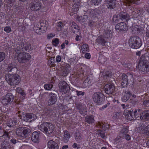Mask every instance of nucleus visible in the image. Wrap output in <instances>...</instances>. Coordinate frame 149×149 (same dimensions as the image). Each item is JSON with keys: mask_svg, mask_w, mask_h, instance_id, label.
Instances as JSON below:
<instances>
[{"mask_svg": "<svg viewBox=\"0 0 149 149\" xmlns=\"http://www.w3.org/2000/svg\"><path fill=\"white\" fill-rule=\"evenodd\" d=\"M142 133H146L147 134H149V125L145 127L144 132Z\"/></svg>", "mask_w": 149, "mask_h": 149, "instance_id": "nucleus-54", "label": "nucleus"}, {"mask_svg": "<svg viewBox=\"0 0 149 149\" xmlns=\"http://www.w3.org/2000/svg\"><path fill=\"white\" fill-rule=\"evenodd\" d=\"M104 36L105 38L109 40L112 37V34L111 31H107L104 32Z\"/></svg>", "mask_w": 149, "mask_h": 149, "instance_id": "nucleus-36", "label": "nucleus"}, {"mask_svg": "<svg viewBox=\"0 0 149 149\" xmlns=\"http://www.w3.org/2000/svg\"><path fill=\"white\" fill-rule=\"evenodd\" d=\"M54 126L52 123H44L39 127V129L47 135L52 133L54 130Z\"/></svg>", "mask_w": 149, "mask_h": 149, "instance_id": "nucleus-3", "label": "nucleus"}, {"mask_svg": "<svg viewBox=\"0 0 149 149\" xmlns=\"http://www.w3.org/2000/svg\"><path fill=\"white\" fill-rule=\"evenodd\" d=\"M132 93L130 91H127L125 92V94L121 98V100L123 102H125L130 98Z\"/></svg>", "mask_w": 149, "mask_h": 149, "instance_id": "nucleus-28", "label": "nucleus"}, {"mask_svg": "<svg viewBox=\"0 0 149 149\" xmlns=\"http://www.w3.org/2000/svg\"><path fill=\"white\" fill-rule=\"evenodd\" d=\"M107 7L109 9H113L116 7V2L106 3Z\"/></svg>", "mask_w": 149, "mask_h": 149, "instance_id": "nucleus-42", "label": "nucleus"}, {"mask_svg": "<svg viewBox=\"0 0 149 149\" xmlns=\"http://www.w3.org/2000/svg\"><path fill=\"white\" fill-rule=\"evenodd\" d=\"M128 2L131 4H137L138 2L137 0H127Z\"/></svg>", "mask_w": 149, "mask_h": 149, "instance_id": "nucleus-59", "label": "nucleus"}, {"mask_svg": "<svg viewBox=\"0 0 149 149\" xmlns=\"http://www.w3.org/2000/svg\"><path fill=\"white\" fill-rule=\"evenodd\" d=\"M41 133L39 131H36L33 132L32 135L31 140L34 143H38L39 142V138L41 136Z\"/></svg>", "mask_w": 149, "mask_h": 149, "instance_id": "nucleus-17", "label": "nucleus"}, {"mask_svg": "<svg viewBox=\"0 0 149 149\" xmlns=\"http://www.w3.org/2000/svg\"><path fill=\"white\" fill-rule=\"evenodd\" d=\"M146 62H148L147 61V60L146 59V57L144 55H142L140 58L139 63L141 62L142 63Z\"/></svg>", "mask_w": 149, "mask_h": 149, "instance_id": "nucleus-50", "label": "nucleus"}, {"mask_svg": "<svg viewBox=\"0 0 149 149\" xmlns=\"http://www.w3.org/2000/svg\"><path fill=\"white\" fill-rule=\"evenodd\" d=\"M77 95L78 96H84L85 94L84 91L76 90Z\"/></svg>", "mask_w": 149, "mask_h": 149, "instance_id": "nucleus-48", "label": "nucleus"}, {"mask_svg": "<svg viewBox=\"0 0 149 149\" xmlns=\"http://www.w3.org/2000/svg\"><path fill=\"white\" fill-rule=\"evenodd\" d=\"M6 71L8 72L13 74L17 72V69L15 65L11 63L8 65Z\"/></svg>", "mask_w": 149, "mask_h": 149, "instance_id": "nucleus-24", "label": "nucleus"}, {"mask_svg": "<svg viewBox=\"0 0 149 149\" xmlns=\"http://www.w3.org/2000/svg\"><path fill=\"white\" fill-rule=\"evenodd\" d=\"M70 63L71 65H74L76 63V61L73 58H71L70 59Z\"/></svg>", "mask_w": 149, "mask_h": 149, "instance_id": "nucleus-57", "label": "nucleus"}, {"mask_svg": "<svg viewBox=\"0 0 149 149\" xmlns=\"http://www.w3.org/2000/svg\"><path fill=\"white\" fill-rule=\"evenodd\" d=\"M140 118L145 121L149 120V110H146L142 112L140 115Z\"/></svg>", "mask_w": 149, "mask_h": 149, "instance_id": "nucleus-23", "label": "nucleus"}, {"mask_svg": "<svg viewBox=\"0 0 149 149\" xmlns=\"http://www.w3.org/2000/svg\"><path fill=\"white\" fill-rule=\"evenodd\" d=\"M139 68L140 71L144 73L149 72V62L139 63Z\"/></svg>", "mask_w": 149, "mask_h": 149, "instance_id": "nucleus-12", "label": "nucleus"}, {"mask_svg": "<svg viewBox=\"0 0 149 149\" xmlns=\"http://www.w3.org/2000/svg\"><path fill=\"white\" fill-rule=\"evenodd\" d=\"M39 26L37 25L33 28L35 32L38 34L41 35L45 33V31L42 29Z\"/></svg>", "mask_w": 149, "mask_h": 149, "instance_id": "nucleus-27", "label": "nucleus"}, {"mask_svg": "<svg viewBox=\"0 0 149 149\" xmlns=\"http://www.w3.org/2000/svg\"><path fill=\"white\" fill-rule=\"evenodd\" d=\"M47 146L49 149H59L58 144L52 140H50L48 142Z\"/></svg>", "mask_w": 149, "mask_h": 149, "instance_id": "nucleus-20", "label": "nucleus"}, {"mask_svg": "<svg viewBox=\"0 0 149 149\" xmlns=\"http://www.w3.org/2000/svg\"><path fill=\"white\" fill-rule=\"evenodd\" d=\"M4 30L7 33H9L11 31L10 28L8 26L4 28Z\"/></svg>", "mask_w": 149, "mask_h": 149, "instance_id": "nucleus-61", "label": "nucleus"}, {"mask_svg": "<svg viewBox=\"0 0 149 149\" xmlns=\"http://www.w3.org/2000/svg\"><path fill=\"white\" fill-rule=\"evenodd\" d=\"M115 90V86L113 84H106L104 87V91L105 93L108 95L113 93Z\"/></svg>", "mask_w": 149, "mask_h": 149, "instance_id": "nucleus-11", "label": "nucleus"}, {"mask_svg": "<svg viewBox=\"0 0 149 149\" xmlns=\"http://www.w3.org/2000/svg\"><path fill=\"white\" fill-rule=\"evenodd\" d=\"M14 99V96L12 94L9 93L6 94L3 97L2 100V102L4 105H6L11 103Z\"/></svg>", "mask_w": 149, "mask_h": 149, "instance_id": "nucleus-9", "label": "nucleus"}, {"mask_svg": "<svg viewBox=\"0 0 149 149\" xmlns=\"http://www.w3.org/2000/svg\"><path fill=\"white\" fill-rule=\"evenodd\" d=\"M17 60L19 62L24 63L27 62L31 58V55L25 52H20L17 54Z\"/></svg>", "mask_w": 149, "mask_h": 149, "instance_id": "nucleus-7", "label": "nucleus"}, {"mask_svg": "<svg viewBox=\"0 0 149 149\" xmlns=\"http://www.w3.org/2000/svg\"><path fill=\"white\" fill-rule=\"evenodd\" d=\"M76 109L78 110V112L82 115H86L87 111L86 107L82 105L80 103H77L75 104Z\"/></svg>", "mask_w": 149, "mask_h": 149, "instance_id": "nucleus-15", "label": "nucleus"}, {"mask_svg": "<svg viewBox=\"0 0 149 149\" xmlns=\"http://www.w3.org/2000/svg\"><path fill=\"white\" fill-rule=\"evenodd\" d=\"M5 54L3 52H0V62L2 61L5 58Z\"/></svg>", "mask_w": 149, "mask_h": 149, "instance_id": "nucleus-49", "label": "nucleus"}, {"mask_svg": "<svg viewBox=\"0 0 149 149\" xmlns=\"http://www.w3.org/2000/svg\"><path fill=\"white\" fill-rule=\"evenodd\" d=\"M5 78L7 83L11 86L18 85L21 80L20 76L15 73L6 74L5 75Z\"/></svg>", "mask_w": 149, "mask_h": 149, "instance_id": "nucleus-1", "label": "nucleus"}, {"mask_svg": "<svg viewBox=\"0 0 149 149\" xmlns=\"http://www.w3.org/2000/svg\"><path fill=\"white\" fill-rule=\"evenodd\" d=\"M74 137L76 141L78 143H80L83 139V136L79 132H76L74 134Z\"/></svg>", "mask_w": 149, "mask_h": 149, "instance_id": "nucleus-32", "label": "nucleus"}, {"mask_svg": "<svg viewBox=\"0 0 149 149\" xmlns=\"http://www.w3.org/2000/svg\"><path fill=\"white\" fill-rule=\"evenodd\" d=\"M52 43L54 46L56 47L57 46L59 43V39L57 38L54 39L52 40Z\"/></svg>", "mask_w": 149, "mask_h": 149, "instance_id": "nucleus-45", "label": "nucleus"}, {"mask_svg": "<svg viewBox=\"0 0 149 149\" xmlns=\"http://www.w3.org/2000/svg\"><path fill=\"white\" fill-rule=\"evenodd\" d=\"M128 42L130 46L133 49H139L142 45L141 39L136 36H131Z\"/></svg>", "mask_w": 149, "mask_h": 149, "instance_id": "nucleus-2", "label": "nucleus"}, {"mask_svg": "<svg viewBox=\"0 0 149 149\" xmlns=\"http://www.w3.org/2000/svg\"><path fill=\"white\" fill-rule=\"evenodd\" d=\"M98 61L101 64H104L107 60V58L104 55H100L99 56L98 59Z\"/></svg>", "mask_w": 149, "mask_h": 149, "instance_id": "nucleus-41", "label": "nucleus"}, {"mask_svg": "<svg viewBox=\"0 0 149 149\" xmlns=\"http://www.w3.org/2000/svg\"><path fill=\"white\" fill-rule=\"evenodd\" d=\"M30 8L33 11H38L41 8V3L38 0H35L30 4Z\"/></svg>", "mask_w": 149, "mask_h": 149, "instance_id": "nucleus-13", "label": "nucleus"}, {"mask_svg": "<svg viewBox=\"0 0 149 149\" xmlns=\"http://www.w3.org/2000/svg\"><path fill=\"white\" fill-rule=\"evenodd\" d=\"M30 132V129L24 127H19L16 131V134L21 137L26 138L29 135Z\"/></svg>", "mask_w": 149, "mask_h": 149, "instance_id": "nucleus-6", "label": "nucleus"}, {"mask_svg": "<svg viewBox=\"0 0 149 149\" xmlns=\"http://www.w3.org/2000/svg\"><path fill=\"white\" fill-rule=\"evenodd\" d=\"M17 119L16 118H13L12 119H10L7 122V125L10 127H13L17 123Z\"/></svg>", "mask_w": 149, "mask_h": 149, "instance_id": "nucleus-29", "label": "nucleus"}, {"mask_svg": "<svg viewBox=\"0 0 149 149\" xmlns=\"http://www.w3.org/2000/svg\"><path fill=\"white\" fill-rule=\"evenodd\" d=\"M63 67V69L65 70H67L68 72H70V67L69 64L67 63L64 64Z\"/></svg>", "mask_w": 149, "mask_h": 149, "instance_id": "nucleus-47", "label": "nucleus"}, {"mask_svg": "<svg viewBox=\"0 0 149 149\" xmlns=\"http://www.w3.org/2000/svg\"><path fill=\"white\" fill-rule=\"evenodd\" d=\"M118 18H120L123 21L127 22L130 19V16L128 14L125 13L120 12L119 15L114 17L113 18V21L115 22L118 21L117 19Z\"/></svg>", "mask_w": 149, "mask_h": 149, "instance_id": "nucleus-8", "label": "nucleus"}, {"mask_svg": "<svg viewBox=\"0 0 149 149\" xmlns=\"http://www.w3.org/2000/svg\"><path fill=\"white\" fill-rule=\"evenodd\" d=\"M70 25L71 27V29H75L77 30V32H79L80 30L79 28V27L78 25L73 21H70Z\"/></svg>", "mask_w": 149, "mask_h": 149, "instance_id": "nucleus-37", "label": "nucleus"}, {"mask_svg": "<svg viewBox=\"0 0 149 149\" xmlns=\"http://www.w3.org/2000/svg\"><path fill=\"white\" fill-rule=\"evenodd\" d=\"M16 91L18 93L20 94L22 96V98L24 99L25 97V93L24 92L22 88L20 87L17 88L16 89Z\"/></svg>", "mask_w": 149, "mask_h": 149, "instance_id": "nucleus-43", "label": "nucleus"}, {"mask_svg": "<svg viewBox=\"0 0 149 149\" xmlns=\"http://www.w3.org/2000/svg\"><path fill=\"white\" fill-rule=\"evenodd\" d=\"M53 85L51 84H45L44 85L45 89L47 90H50L52 88Z\"/></svg>", "mask_w": 149, "mask_h": 149, "instance_id": "nucleus-44", "label": "nucleus"}, {"mask_svg": "<svg viewBox=\"0 0 149 149\" xmlns=\"http://www.w3.org/2000/svg\"><path fill=\"white\" fill-rule=\"evenodd\" d=\"M134 13L133 14L134 15L133 16L134 17L137 18V16L141 14L140 10L137 9L136 10Z\"/></svg>", "mask_w": 149, "mask_h": 149, "instance_id": "nucleus-52", "label": "nucleus"}, {"mask_svg": "<svg viewBox=\"0 0 149 149\" xmlns=\"http://www.w3.org/2000/svg\"><path fill=\"white\" fill-rule=\"evenodd\" d=\"M70 136V133L68 132L67 130L64 131L62 139L63 141L65 143L68 142Z\"/></svg>", "mask_w": 149, "mask_h": 149, "instance_id": "nucleus-26", "label": "nucleus"}, {"mask_svg": "<svg viewBox=\"0 0 149 149\" xmlns=\"http://www.w3.org/2000/svg\"><path fill=\"white\" fill-rule=\"evenodd\" d=\"M48 23L45 20H42L40 21V27L46 31L48 27Z\"/></svg>", "mask_w": 149, "mask_h": 149, "instance_id": "nucleus-30", "label": "nucleus"}, {"mask_svg": "<svg viewBox=\"0 0 149 149\" xmlns=\"http://www.w3.org/2000/svg\"><path fill=\"white\" fill-rule=\"evenodd\" d=\"M55 36V34L53 33H49L47 35V38L48 39H50Z\"/></svg>", "mask_w": 149, "mask_h": 149, "instance_id": "nucleus-62", "label": "nucleus"}, {"mask_svg": "<svg viewBox=\"0 0 149 149\" xmlns=\"http://www.w3.org/2000/svg\"><path fill=\"white\" fill-rule=\"evenodd\" d=\"M107 41V40H105L104 37L101 36H99L96 39L97 42L98 44L102 46L105 45V44L106 43Z\"/></svg>", "mask_w": 149, "mask_h": 149, "instance_id": "nucleus-25", "label": "nucleus"}, {"mask_svg": "<svg viewBox=\"0 0 149 149\" xmlns=\"http://www.w3.org/2000/svg\"><path fill=\"white\" fill-rule=\"evenodd\" d=\"M64 24L61 21H60L56 24V28L57 31H62Z\"/></svg>", "mask_w": 149, "mask_h": 149, "instance_id": "nucleus-34", "label": "nucleus"}, {"mask_svg": "<svg viewBox=\"0 0 149 149\" xmlns=\"http://www.w3.org/2000/svg\"><path fill=\"white\" fill-rule=\"evenodd\" d=\"M133 112V110L132 109L130 110H126L124 111V114L127 119L131 120L134 119L133 116L132 115Z\"/></svg>", "mask_w": 149, "mask_h": 149, "instance_id": "nucleus-22", "label": "nucleus"}, {"mask_svg": "<svg viewBox=\"0 0 149 149\" xmlns=\"http://www.w3.org/2000/svg\"><path fill=\"white\" fill-rule=\"evenodd\" d=\"M139 130H141V132H144V128L145 127V125L144 123V122H141L139 124Z\"/></svg>", "mask_w": 149, "mask_h": 149, "instance_id": "nucleus-46", "label": "nucleus"}, {"mask_svg": "<svg viewBox=\"0 0 149 149\" xmlns=\"http://www.w3.org/2000/svg\"><path fill=\"white\" fill-rule=\"evenodd\" d=\"M97 124L104 131H106V130L108 129L109 128V125L105 123H103L102 122H98Z\"/></svg>", "mask_w": 149, "mask_h": 149, "instance_id": "nucleus-33", "label": "nucleus"}, {"mask_svg": "<svg viewBox=\"0 0 149 149\" xmlns=\"http://www.w3.org/2000/svg\"><path fill=\"white\" fill-rule=\"evenodd\" d=\"M102 1V0H92V2L95 5H98Z\"/></svg>", "mask_w": 149, "mask_h": 149, "instance_id": "nucleus-56", "label": "nucleus"}, {"mask_svg": "<svg viewBox=\"0 0 149 149\" xmlns=\"http://www.w3.org/2000/svg\"><path fill=\"white\" fill-rule=\"evenodd\" d=\"M85 121L88 124H92L94 122V117L93 116H87L85 117Z\"/></svg>", "mask_w": 149, "mask_h": 149, "instance_id": "nucleus-31", "label": "nucleus"}, {"mask_svg": "<svg viewBox=\"0 0 149 149\" xmlns=\"http://www.w3.org/2000/svg\"><path fill=\"white\" fill-rule=\"evenodd\" d=\"M92 98L93 101L98 105L103 104L105 100L104 94L100 92L94 93L92 95Z\"/></svg>", "mask_w": 149, "mask_h": 149, "instance_id": "nucleus-5", "label": "nucleus"}, {"mask_svg": "<svg viewBox=\"0 0 149 149\" xmlns=\"http://www.w3.org/2000/svg\"><path fill=\"white\" fill-rule=\"evenodd\" d=\"M69 73L67 70H65L64 69L62 70L61 72V74L63 76H66Z\"/></svg>", "mask_w": 149, "mask_h": 149, "instance_id": "nucleus-51", "label": "nucleus"}, {"mask_svg": "<svg viewBox=\"0 0 149 149\" xmlns=\"http://www.w3.org/2000/svg\"><path fill=\"white\" fill-rule=\"evenodd\" d=\"M36 116L33 113H27L24 116L23 120L26 122H30L32 120H33L36 118Z\"/></svg>", "mask_w": 149, "mask_h": 149, "instance_id": "nucleus-19", "label": "nucleus"}, {"mask_svg": "<svg viewBox=\"0 0 149 149\" xmlns=\"http://www.w3.org/2000/svg\"><path fill=\"white\" fill-rule=\"evenodd\" d=\"M17 141L15 138H12L10 140V142L13 144L15 145Z\"/></svg>", "mask_w": 149, "mask_h": 149, "instance_id": "nucleus-63", "label": "nucleus"}, {"mask_svg": "<svg viewBox=\"0 0 149 149\" xmlns=\"http://www.w3.org/2000/svg\"><path fill=\"white\" fill-rule=\"evenodd\" d=\"M31 47L30 44L26 42H21L20 44L14 45V50L17 54H19L22 51L25 52L29 49Z\"/></svg>", "mask_w": 149, "mask_h": 149, "instance_id": "nucleus-4", "label": "nucleus"}, {"mask_svg": "<svg viewBox=\"0 0 149 149\" xmlns=\"http://www.w3.org/2000/svg\"><path fill=\"white\" fill-rule=\"evenodd\" d=\"M127 76L128 77V81H129L130 84H133L134 81V78L132 74L130 73H127Z\"/></svg>", "mask_w": 149, "mask_h": 149, "instance_id": "nucleus-40", "label": "nucleus"}, {"mask_svg": "<svg viewBox=\"0 0 149 149\" xmlns=\"http://www.w3.org/2000/svg\"><path fill=\"white\" fill-rule=\"evenodd\" d=\"M98 133H99V134L101 137L104 139H105L106 138L105 134L103 132H102L101 130H99L98 131Z\"/></svg>", "mask_w": 149, "mask_h": 149, "instance_id": "nucleus-53", "label": "nucleus"}, {"mask_svg": "<svg viewBox=\"0 0 149 149\" xmlns=\"http://www.w3.org/2000/svg\"><path fill=\"white\" fill-rule=\"evenodd\" d=\"M109 103L108 102L106 104L103 106L102 107L100 108V110L101 111L107 108L110 105Z\"/></svg>", "mask_w": 149, "mask_h": 149, "instance_id": "nucleus-58", "label": "nucleus"}, {"mask_svg": "<svg viewBox=\"0 0 149 149\" xmlns=\"http://www.w3.org/2000/svg\"><path fill=\"white\" fill-rule=\"evenodd\" d=\"M85 68V65L83 64H81L80 66V67L79 68V70L80 72H81L80 73H81L82 74H83V71H84Z\"/></svg>", "mask_w": 149, "mask_h": 149, "instance_id": "nucleus-55", "label": "nucleus"}, {"mask_svg": "<svg viewBox=\"0 0 149 149\" xmlns=\"http://www.w3.org/2000/svg\"><path fill=\"white\" fill-rule=\"evenodd\" d=\"M60 84V91L63 94L66 93L70 90L69 85L65 81H61Z\"/></svg>", "mask_w": 149, "mask_h": 149, "instance_id": "nucleus-10", "label": "nucleus"}, {"mask_svg": "<svg viewBox=\"0 0 149 149\" xmlns=\"http://www.w3.org/2000/svg\"><path fill=\"white\" fill-rule=\"evenodd\" d=\"M122 136L123 138H125L127 140H129L130 139V136L127 134H126V135H124Z\"/></svg>", "mask_w": 149, "mask_h": 149, "instance_id": "nucleus-60", "label": "nucleus"}, {"mask_svg": "<svg viewBox=\"0 0 149 149\" xmlns=\"http://www.w3.org/2000/svg\"><path fill=\"white\" fill-rule=\"evenodd\" d=\"M48 100L47 101L49 105H52L54 104L57 100L56 95L53 93H50L49 94Z\"/></svg>", "mask_w": 149, "mask_h": 149, "instance_id": "nucleus-14", "label": "nucleus"}, {"mask_svg": "<svg viewBox=\"0 0 149 149\" xmlns=\"http://www.w3.org/2000/svg\"><path fill=\"white\" fill-rule=\"evenodd\" d=\"M115 29L118 30V32L120 31H126L128 29V27L126 24L123 22H121L118 23L115 26Z\"/></svg>", "mask_w": 149, "mask_h": 149, "instance_id": "nucleus-16", "label": "nucleus"}, {"mask_svg": "<svg viewBox=\"0 0 149 149\" xmlns=\"http://www.w3.org/2000/svg\"><path fill=\"white\" fill-rule=\"evenodd\" d=\"M128 131V129L127 126H123L120 131V135L122 136L124 135H126V134H127Z\"/></svg>", "mask_w": 149, "mask_h": 149, "instance_id": "nucleus-35", "label": "nucleus"}, {"mask_svg": "<svg viewBox=\"0 0 149 149\" xmlns=\"http://www.w3.org/2000/svg\"><path fill=\"white\" fill-rule=\"evenodd\" d=\"M10 144L7 141H3L1 144L0 149H9Z\"/></svg>", "mask_w": 149, "mask_h": 149, "instance_id": "nucleus-39", "label": "nucleus"}, {"mask_svg": "<svg viewBox=\"0 0 149 149\" xmlns=\"http://www.w3.org/2000/svg\"><path fill=\"white\" fill-rule=\"evenodd\" d=\"M127 73L126 74L123 73L122 75L121 86L123 88L127 87L128 83V79Z\"/></svg>", "mask_w": 149, "mask_h": 149, "instance_id": "nucleus-21", "label": "nucleus"}, {"mask_svg": "<svg viewBox=\"0 0 149 149\" xmlns=\"http://www.w3.org/2000/svg\"><path fill=\"white\" fill-rule=\"evenodd\" d=\"M93 82V78L92 77H89L84 81L82 86L84 88H86L92 85Z\"/></svg>", "mask_w": 149, "mask_h": 149, "instance_id": "nucleus-18", "label": "nucleus"}, {"mask_svg": "<svg viewBox=\"0 0 149 149\" xmlns=\"http://www.w3.org/2000/svg\"><path fill=\"white\" fill-rule=\"evenodd\" d=\"M148 104H149V100H146L143 101V104L144 105L147 106V105H148Z\"/></svg>", "mask_w": 149, "mask_h": 149, "instance_id": "nucleus-64", "label": "nucleus"}, {"mask_svg": "<svg viewBox=\"0 0 149 149\" xmlns=\"http://www.w3.org/2000/svg\"><path fill=\"white\" fill-rule=\"evenodd\" d=\"M81 50L83 53H86L89 51V48L88 45L85 44L83 45L81 47Z\"/></svg>", "mask_w": 149, "mask_h": 149, "instance_id": "nucleus-38", "label": "nucleus"}]
</instances>
